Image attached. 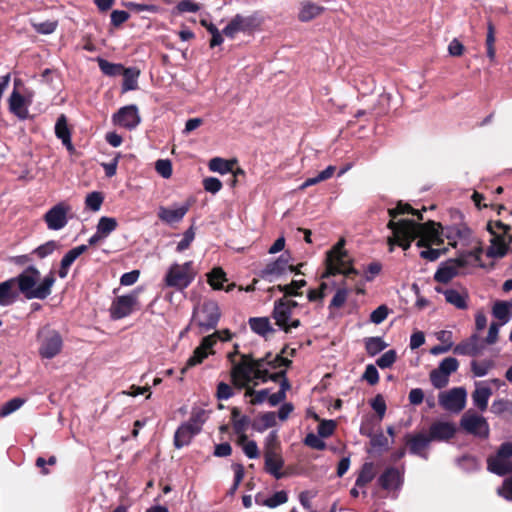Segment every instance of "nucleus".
I'll return each instance as SVG.
<instances>
[{"instance_id":"72a5a7b5","label":"nucleus","mask_w":512,"mask_h":512,"mask_svg":"<svg viewBox=\"0 0 512 512\" xmlns=\"http://www.w3.org/2000/svg\"><path fill=\"white\" fill-rule=\"evenodd\" d=\"M206 411L200 408L193 409L190 419L184 423L188 426L195 434L201 431L202 425L206 421Z\"/></svg>"},{"instance_id":"1a4fd4ad","label":"nucleus","mask_w":512,"mask_h":512,"mask_svg":"<svg viewBox=\"0 0 512 512\" xmlns=\"http://www.w3.org/2000/svg\"><path fill=\"white\" fill-rule=\"evenodd\" d=\"M467 392L463 387H455L439 394L440 406L452 413L461 412L466 405Z\"/></svg>"},{"instance_id":"0e129e2a","label":"nucleus","mask_w":512,"mask_h":512,"mask_svg":"<svg viewBox=\"0 0 512 512\" xmlns=\"http://www.w3.org/2000/svg\"><path fill=\"white\" fill-rule=\"evenodd\" d=\"M458 464L461 468L467 471L476 470L479 467V462L474 456L465 455L458 459Z\"/></svg>"},{"instance_id":"79ce46f5","label":"nucleus","mask_w":512,"mask_h":512,"mask_svg":"<svg viewBox=\"0 0 512 512\" xmlns=\"http://www.w3.org/2000/svg\"><path fill=\"white\" fill-rule=\"evenodd\" d=\"M98 65L103 74L107 76H116L124 73L126 70L123 65L111 63L105 59L99 58Z\"/></svg>"},{"instance_id":"473e14b6","label":"nucleus","mask_w":512,"mask_h":512,"mask_svg":"<svg viewBox=\"0 0 512 512\" xmlns=\"http://www.w3.org/2000/svg\"><path fill=\"white\" fill-rule=\"evenodd\" d=\"M323 12V7L312 2H303L298 14L300 21L307 22Z\"/></svg>"},{"instance_id":"20e7f679","label":"nucleus","mask_w":512,"mask_h":512,"mask_svg":"<svg viewBox=\"0 0 512 512\" xmlns=\"http://www.w3.org/2000/svg\"><path fill=\"white\" fill-rule=\"evenodd\" d=\"M345 241L341 239L328 253L326 257V271L322 278H327L336 274L349 276L358 274L352 266V259L344 249Z\"/></svg>"},{"instance_id":"6e6552de","label":"nucleus","mask_w":512,"mask_h":512,"mask_svg":"<svg viewBox=\"0 0 512 512\" xmlns=\"http://www.w3.org/2000/svg\"><path fill=\"white\" fill-rule=\"evenodd\" d=\"M262 20L257 13L244 16L236 14L223 29V34L228 38H234L237 33L252 32L260 27Z\"/></svg>"},{"instance_id":"2f4dec72","label":"nucleus","mask_w":512,"mask_h":512,"mask_svg":"<svg viewBox=\"0 0 512 512\" xmlns=\"http://www.w3.org/2000/svg\"><path fill=\"white\" fill-rule=\"evenodd\" d=\"M477 335H472L468 341L461 342L454 347V354L476 356L480 353Z\"/></svg>"},{"instance_id":"864d4df0","label":"nucleus","mask_w":512,"mask_h":512,"mask_svg":"<svg viewBox=\"0 0 512 512\" xmlns=\"http://www.w3.org/2000/svg\"><path fill=\"white\" fill-rule=\"evenodd\" d=\"M458 367H459V362H458V360L456 358H454V357H447V358H444L439 363L438 369H440V371L443 374H446L447 376H450L452 373L457 371Z\"/></svg>"},{"instance_id":"5701e85b","label":"nucleus","mask_w":512,"mask_h":512,"mask_svg":"<svg viewBox=\"0 0 512 512\" xmlns=\"http://www.w3.org/2000/svg\"><path fill=\"white\" fill-rule=\"evenodd\" d=\"M431 442L432 440L429 434L418 433L416 435L410 436L407 444L409 446L410 453L427 459L428 454L425 452V450L429 447Z\"/></svg>"},{"instance_id":"bb28decb","label":"nucleus","mask_w":512,"mask_h":512,"mask_svg":"<svg viewBox=\"0 0 512 512\" xmlns=\"http://www.w3.org/2000/svg\"><path fill=\"white\" fill-rule=\"evenodd\" d=\"M55 135L61 140L62 144L69 152H74V146L71 141V132L68 128L67 119L65 115H60L55 124Z\"/></svg>"},{"instance_id":"f03ea898","label":"nucleus","mask_w":512,"mask_h":512,"mask_svg":"<svg viewBox=\"0 0 512 512\" xmlns=\"http://www.w3.org/2000/svg\"><path fill=\"white\" fill-rule=\"evenodd\" d=\"M291 361L276 355L272 357L271 353H268L265 357L254 359L252 355L242 354L241 360L231 368L230 376L233 385L241 389L249 388V385H257L259 382L273 381L276 382L279 376L285 374V369H281L278 372H272L279 368L288 367Z\"/></svg>"},{"instance_id":"4468645a","label":"nucleus","mask_w":512,"mask_h":512,"mask_svg":"<svg viewBox=\"0 0 512 512\" xmlns=\"http://www.w3.org/2000/svg\"><path fill=\"white\" fill-rule=\"evenodd\" d=\"M468 265L465 255H458L455 259H451L445 264H442L434 274V280L439 283H448L458 275V270L461 267Z\"/></svg>"},{"instance_id":"bf43d9fd","label":"nucleus","mask_w":512,"mask_h":512,"mask_svg":"<svg viewBox=\"0 0 512 512\" xmlns=\"http://www.w3.org/2000/svg\"><path fill=\"white\" fill-rule=\"evenodd\" d=\"M57 247L56 241L50 240L40 246H38L33 253L36 254L40 259L47 257L52 254Z\"/></svg>"},{"instance_id":"7c9ffc66","label":"nucleus","mask_w":512,"mask_h":512,"mask_svg":"<svg viewBox=\"0 0 512 512\" xmlns=\"http://www.w3.org/2000/svg\"><path fill=\"white\" fill-rule=\"evenodd\" d=\"M15 280L12 278L0 283V305L9 306L14 303L18 297L15 290Z\"/></svg>"},{"instance_id":"8fccbe9b","label":"nucleus","mask_w":512,"mask_h":512,"mask_svg":"<svg viewBox=\"0 0 512 512\" xmlns=\"http://www.w3.org/2000/svg\"><path fill=\"white\" fill-rule=\"evenodd\" d=\"M24 403L25 400L18 397L7 401L0 408V417H6L10 415L11 413L18 410Z\"/></svg>"},{"instance_id":"603ef678","label":"nucleus","mask_w":512,"mask_h":512,"mask_svg":"<svg viewBox=\"0 0 512 512\" xmlns=\"http://www.w3.org/2000/svg\"><path fill=\"white\" fill-rule=\"evenodd\" d=\"M491 412L501 415L505 412L512 413V401L508 399H496L492 402Z\"/></svg>"},{"instance_id":"aec40b11","label":"nucleus","mask_w":512,"mask_h":512,"mask_svg":"<svg viewBox=\"0 0 512 512\" xmlns=\"http://www.w3.org/2000/svg\"><path fill=\"white\" fill-rule=\"evenodd\" d=\"M379 485L387 491H397L403 484V473L395 467L387 468L378 478Z\"/></svg>"},{"instance_id":"338daca9","label":"nucleus","mask_w":512,"mask_h":512,"mask_svg":"<svg viewBox=\"0 0 512 512\" xmlns=\"http://www.w3.org/2000/svg\"><path fill=\"white\" fill-rule=\"evenodd\" d=\"M234 395L233 388L225 383L219 382L217 385L216 396L219 400H228Z\"/></svg>"},{"instance_id":"a19ab883","label":"nucleus","mask_w":512,"mask_h":512,"mask_svg":"<svg viewBox=\"0 0 512 512\" xmlns=\"http://www.w3.org/2000/svg\"><path fill=\"white\" fill-rule=\"evenodd\" d=\"M335 172V166L329 165L326 169L321 171L318 175L315 177H311L306 179L300 186V189H305L307 187H310L312 185H316L322 181H325L333 176Z\"/></svg>"},{"instance_id":"412c9836","label":"nucleus","mask_w":512,"mask_h":512,"mask_svg":"<svg viewBox=\"0 0 512 512\" xmlns=\"http://www.w3.org/2000/svg\"><path fill=\"white\" fill-rule=\"evenodd\" d=\"M457 431L456 425L448 421H436L429 428V436L432 441H448Z\"/></svg>"},{"instance_id":"5fc2aeb1","label":"nucleus","mask_w":512,"mask_h":512,"mask_svg":"<svg viewBox=\"0 0 512 512\" xmlns=\"http://www.w3.org/2000/svg\"><path fill=\"white\" fill-rule=\"evenodd\" d=\"M277 416L275 412H266L263 415L260 416V424L256 428L257 431L263 432L267 430L268 428L274 427L277 424Z\"/></svg>"},{"instance_id":"9d476101","label":"nucleus","mask_w":512,"mask_h":512,"mask_svg":"<svg viewBox=\"0 0 512 512\" xmlns=\"http://www.w3.org/2000/svg\"><path fill=\"white\" fill-rule=\"evenodd\" d=\"M71 212V206L62 201L51 207L44 215V221L49 230L58 231L63 229L68 223V214Z\"/></svg>"},{"instance_id":"39448f33","label":"nucleus","mask_w":512,"mask_h":512,"mask_svg":"<svg viewBox=\"0 0 512 512\" xmlns=\"http://www.w3.org/2000/svg\"><path fill=\"white\" fill-rule=\"evenodd\" d=\"M221 317L217 302L207 300L194 308L192 322L200 329V333L214 329Z\"/></svg>"},{"instance_id":"423d86ee","label":"nucleus","mask_w":512,"mask_h":512,"mask_svg":"<svg viewBox=\"0 0 512 512\" xmlns=\"http://www.w3.org/2000/svg\"><path fill=\"white\" fill-rule=\"evenodd\" d=\"M39 355L45 359H52L57 356L63 347L61 335L55 329L48 326L43 327L38 332Z\"/></svg>"},{"instance_id":"49530a36","label":"nucleus","mask_w":512,"mask_h":512,"mask_svg":"<svg viewBox=\"0 0 512 512\" xmlns=\"http://www.w3.org/2000/svg\"><path fill=\"white\" fill-rule=\"evenodd\" d=\"M200 10V5L193 0H181L172 10V14L195 13Z\"/></svg>"},{"instance_id":"a18cd8bd","label":"nucleus","mask_w":512,"mask_h":512,"mask_svg":"<svg viewBox=\"0 0 512 512\" xmlns=\"http://www.w3.org/2000/svg\"><path fill=\"white\" fill-rule=\"evenodd\" d=\"M208 167L213 172L226 174L232 170V163L223 158L214 157L209 161Z\"/></svg>"},{"instance_id":"f3484780","label":"nucleus","mask_w":512,"mask_h":512,"mask_svg":"<svg viewBox=\"0 0 512 512\" xmlns=\"http://www.w3.org/2000/svg\"><path fill=\"white\" fill-rule=\"evenodd\" d=\"M437 293L443 294L447 303L453 305L457 309L465 310L468 308L469 293L465 288L461 289H443L435 287Z\"/></svg>"},{"instance_id":"69168bd1","label":"nucleus","mask_w":512,"mask_h":512,"mask_svg":"<svg viewBox=\"0 0 512 512\" xmlns=\"http://www.w3.org/2000/svg\"><path fill=\"white\" fill-rule=\"evenodd\" d=\"M362 378L370 385L377 384L379 381V373L377 368L373 364L367 365Z\"/></svg>"},{"instance_id":"7ed1b4c3","label":"nucleus","mask_w":512,"mask_h":512,"mask_svg":"<svg viewBox=\"0 0 512 512\" xmlns=\"http://www.w3.org/2000/svg\"><path fill=\"white\" fill-rule=\"evenodd\" d=\"M15 285L27 299H46L50 294L56 281L54 273L51 271L46 275L39 285H36L40 279V272L35 266H29L23 270L17 277H13Z\"/></svg>"},{"instance_id":"13d9d810","label":"nucleus","mask_w":512,"mask_h":512,"mask_svg":"<svg viewBox=\"0 0 512 512\" xmlns=\"http://www.w3.org/2000/svg\"><path fill=\"white\" fill-rule=\"evenodd\" d=\"M155 169L159 175L168 179L172 175V163L168 159H159L155 163Z\"/></svg>"},{"instance_id":"4be33fe9","label":"nucleus","mask_w":512,"mask_h":512,"mask_svg":"<svg viewBox=\"0 0 512 512\" xmlns=\"http://www.w3.org/2000/svg\"><path fill=\"white\" fill-rule=\"evenodd\" d=\"M264 460L266 472L275 477L276 479H281L284 475L281 472V469L284 466V460L281 455V450L264 451Z\"/></svg>"},{"instance_id":"a211bd4d","label":"nucleus","mask_w":512,"mask_h":512,"mask_svg":"<svg viewBox=\"0 0 512 512\" xmlns=\"http://www.w3.org/2000/svg\"><path fill=\"white\" fill-rule=\"evenodd\" d=\"M190 208L189 203L181 205L175 204L171 207L160 206L158 209L159 219L166 224H174L180 222L187 214Z\"/></svg>"},{"instance_id":"052dcab7","label":"nucleus","mask_w":512,"mask_h":512,"mask_svg":"<svg viewBox=\"0 0 512 512\" xmlns=\"http://www.w3.org/2000/svg\"><path fill=\"white\" fill-rule=\"evenodd\" d=\"M321 438L314 433H308L304 439V444L316 450H324L326 444Z\"/></svg>"},{"instance_id":"774afa93","label":"nucleus","mask_w":512,"mask_h":512,"mask_svg":"<svg viewBox=\"0 0 512 512\" xmlns=\"http://www.w3.org/2000/svg\"><path fill=\"white\" fill-rule=\"evenodd\" d=\"M335 429V423L333 420H324L318 425V435L322 438L331 436Z\"/></svg>"},{"instance_id":"e2e57ef3","label":"nucleus","mask_w":512,"mask_h":512,"mask_svg":"<svg viewBox=\"0 0 512 512\" xmlns=\"http://www.w3.org/2000/svg\"><path fill=\"white\" fill-rule=\"evenodd\" d=\"M348 297V290L346 288H339L334 294L329 307L330 308H341Z\"/></svg>"},{"instance_id":"c85d7f7f","label":"nucleus","mask_w":512,"mask_h":512,"mask_svg":"<svg viewBox=\"0 0 512 512\" xmlns=\"http://www.w3.org/2000/svg\"><path fill=\"white\" fill-rule=\"evenodd\" d=\"M492 395V389L483 383H476V388L472 393V401L480 411H485L488 407L489 399Z\"/></svg>"},{"instance_id":"f8f14e48","label":"nucleus","mask_w":512,"mask_h":512,"mask_svg":"<svg viewBox=\"0 0 512 512\" xmlns=\"http://www.w3.org/2000/svg\"><path fill=\"white\" fill-rule=\"evenodd\" d=\"M272 315L279 328L286 333H290L293 328H298L301 324L300 320L291 319L292 311L284 299L275 301Z\"/></svg>"},{"instance_id":"f704fd0d","label":"nucleus","mask_w":512,"mask_h":512,"mask_svg":"<svg viewBox=\"0 0 512 512\" xmlns=\"http://www.w3.org/2000/svg\"><path fill=\"white\" fill-rule=\"evenodd\" d=\"M233 428L237 434H240V440L245 441L247 436L245 430L249 424V418L241 415L237 409L232 411Z\"/></svg>"},{"instance_id":"2eb2a0df","label":"nucleus","mask_w":512,"mask_h":512,"mask_svg":"<svg viewBox=\"0 0 512 512\" xmlns=\"http://www.w3.org/2000/svg\"><path fill=\"white\" fill-rule=\"evenodd\" d=\"M113 123L128 130L135 129L141 121L136 105H127L120 108L112 117Z\"/></svg>"},{"instance_id":"09e8293b","label":"nucleus","mask_w":512,"mask_h":512,"mask_svg":"<svg viewBox=\"0 0 512 512\" xmlns=\"http://www.w3.org/2000/svg\"><path fill=\"white\" fill-rule=\"evenodd\" d=\"M103 203V196L100 192L94 191L87 194L85 198V206L93 212L100 210Z\"/></svg>"},{"instance_id":"4d7b16f0","label":"nucleus","mask_w":512,"mask_h":512,"mask_svg":"<svg viewBox=\"0 0 512 512\" xmlns=\"http://www.w3.org/2000/svg\"><path fill=\"white\" fill-rule=\"evenodd\" d=\"M492 368V362L491 361H484V362H477L472 361L471 362V370L476 377H484L488 374L489 370Z\"/></svg>"},{"instance_id":"dca6fc26","label":"nucleus","mask_w":512,"mask_h":512,"mask_svg":"<svg viewBox=\"0 0 512 512\" xmlns=\"http://www.w3.org/2000/svg\"><path fill=\"white\" fill-rule=\"evenodd\" d=\"M219 333H213L205 336L200 345L194 350L192 356L187 360L186 367H192L200 364L208 357L209 354L213 353V346L216 344V336Z\"/></svg>"},{"instance_id":"a878e982","label":"nucleus","mask_w":512,"mask_h":512,"mask_svg":"<svg viewBox=\"0 0 512 512\" xmlns=\"http://www.w3.org/2000/svg\"><path fill=\"white\" fill-rule=\"evenodd\" d=\"M87 246L86 245H79L77 247L72 248L69 250L61 259L60 262V268L58 271V275L60 278L64 279L68 275L69 268L71 265L75 262V260L82 255L84 252H86Z\"/></svg>"},{"instance_id":"6ab92c4d","label":"nucleus","mask_w":512,"mask_h":512,"mask_svg":"<svg viewBox=\"0 0 512 512\" xmlns=\"http://www.w3.org/2000/svg\"><path fill=\"white\" fill-rule=\"evenodd\" d=\"M287 267L288 258L281 255L278 259L268 263L262 270H260L258 276L268 282H273L285 273Z\"/></svg>"},{"instance_id":"58836bf2","label":"nucleus","mask_w":512,"mask_h":512,"mask_svg":"<svg viewBox=\"0 0 512 512\" xmlns=\"http://www.w3.org/2000/svg\"><path fill=\"white\" fill-rule=\"evenodd\" d=\"M255 501L260 505L275 508L286 503L288 501V495L285 491H278L274 493L272 497L264 499L263 501H260V495H256Z\"/></svg>"},{"instance_id":"0eeeda50","label":"nucleus","mask_w":512,"mask_h":512,"mask_svg":"<svg viewBox=\"0 0 512 512\" xmlns=\"http://www.w3.org/2000/svg\"><path fill=\"white\" fill-rule=\"evenodd\" d=\"M194 279V272L192 271V262L188 261L184 264H173L169 267L164 281L166 286L183 290L187 288Z\"/></svg>"},{"instance_id":"c03bdc74","label":"nucleus","mask_w":512,"mask_h":512,"mask_svg":"<svg viewBox=\"0 0 512 512\" xmlns=\"http://www.w3.org/2000/svg\"><path fill=\"white\" fill-rule=\"evenodd\" d=\"M117 227V221L115 218L103 216L99 219L96 229L99 235H103L105 238L112 233Z\"/></svg>"},{"instance_id":"680f3d73","label":"nucleus","mask_w":512,"mask_h":512,"mask_svg":"<svg viewBox=\"0 0 512 512\" xmlns=\"http://www.w3.org/2000/svg\"><path fill=\"white\" fill-rule=\"evenodd\" d=\"M195 238V231L193 227L188 228L184 234L181 241L178 242L176 250L177 252H183L186 250L190 244L193 242Z\"/></svg>"},{"instance_id":"3c124183","label":"nucleus","mask_w":512,"mask_h":512,"mask_svg":"<svg viewBox=\"0 0 512 512\" xmlns=\"http://www.w3.org/2000/svg\"><path fill=\"white\" fill-rule=\"evenodd\" d=\"M430 381L436 389H441L448 385L449 376L443 374L440 369L436 368L430 372Z\"/></svg>"},{"instance_id":"ea45409f","label":"nucleus","mask_w":512,"mask_h":512,"mask_svg":"<svg viewBox=\"0 0 512 512\" xmlns=\"http://www.w3.org/2000/svg\"><path fill=\"white\" fill-rule=\"evenodd\" d=\"M364 343L366 352L370 356L377 355L388 346L381 337H367L365 338Z\"/></svg>"},{"instance_id":"c756f323","label":"nucleus","mask_w":512,"mask_h":512,"mask_svg":"<svg viewBox=\"0 0 512 512\" xmlns=\"http://www.w3.org/2000/svg\"><path fill=\"white\" fill-rule=\"evenodd\" d=\"M509 250V245L505 241L503 235H495L490 240V246L486 251V256L489 258H503Z\"/></svg>"},{"instance_id":"e433bc0d","label":"nucleus","mask_w":512,"mask_h":512,"mask_svg":"<svg viewBox=\"0 0 512 512\" xmlns=\"http://www.w3.org/2000/svg\"><path fill=\"white\" fill-rule=\"evenodd\" d=\"M250 328L255 333L266 336L269 333L273 332V328L271 327L270 321L268 318H251L249 320Z\"/></svg>"},{"instance_id":"c9c22d12","label":"nucleus","mask_w":512,"mask_h":512,"mask_svg":"<svg viewBox=\"0 0 512 512\" xmlns=\"http://www.w3.org/2000/svg\"><path fill=\"white\" fill-rule=\"evenodd\" d=\"M196 434L185 424H182L175 432L174 435V445L176 448H182L185 445H188L191 439Z\"/></svg>"},{"instance_id":"f257e3e1","label":"nucleus","mask_w":512,"mask_h":512,"mask_svg":"<svg viewBox=\"0 0 512 512\" xmlns=\"http://www.w3.org/2000/svg\"><path fill=\"white\" fill-rule=\"evenodd\" d=\"M388 213L392 218L387 224V227L392 231V236L388 238L390 251H393L394 245H398L402 247L403 250H407L410 248L411 242L415 239H418V247L438 244L441 236H444L448 240V244L454 248L458 246L464 248L471 244L472 231L466 225L441 227L433 221L419 224L409 219H401L395 222L393 220L394 218L406 213L417 215L418 219H422V215L418 210L413 209L409 204H403L401 202L398 203L395 208H390Z\"/></svg>"},{"instance_id":"37998d69","label":"nucleus","mask_w":512,"mask_h":512,"mask_svg":"<svg viewBox=\"0 0 512 512\" xmlns=\"http://www.w3.org/2000/svg\"><path fill=\"white\" fill-rule=\"evenodd\" d=\"M226 274L222 268L216 267L208 274V283L215 290L223 288V283L226 281Z\"/></svg>"},{"instance_id":"393cba45","label":"nucleus","mask_w":512,"mask_h":512,"mask_svg":"<svg viewBox=\"0 0 512 512\" xmlns=\"http://www.w3.org/2000/svg\"><path fill=\"white\" fill-rule=\"evenodd\" d=\"M9 110L12 114L20 120L28 118L29 111L25 103V98L16 90H14L9 97Z\"/></svg>"},{"instance_id":"cd10ccee","label":"nucleus","mask_w":512,"mask_h":512,"mask_svg":"<svg viewBox=\"0 0 512 512\" xmlns=\"http://www.w3.org/2000/svg\"><path fill=\"white\" fill-rule=\"evenodd\" d=\"M492 315L505 325L512 319V301L497 300L492 306Z\"/></svg>"},{"instance_id":"9b49d317","label":"nucleus","mask_w":512,"mask_h":512,"mask_svg":"<svg viewBox=\"0 0 512 512\" xmlns=\"http://www.w3.org/2000/svg\"><path fill=\"white\" fill-rule=\"evenodd\" d=\"M460 425L467 433L480 438L489 436V424L483 416L467 411L461 418Z\"/></svg>"},{"instance_id":"b1692460","label":"nucleus","mask_w":512,"mask_h":512,"mask_svg":"<svg viewBox=\"0 0 512 512\" xmlns=\"http://www.w3.org/2000/svg\"><path fill=\"white\" fill-rule=\"evenodd\" d=\"M488 470L496 475L504 476L512 473V461L496 454L487 460Z\"/></svg>"},{"instance_id":"de8ad7c7","label":"nucleus","mask_w":512,"mask_h":512,"mask_svg":"<svg viewBox=\"0 0 512 512\" xmlns=\"http://www.w3.org/2000/svg\"><path fill=\"white\" fill-rule=\"evenodd\" d=\"M305 280H293L290 284L287 285H278L277 289L280 292H283L285 295L289 296H298L300 293L298 292L299 289L306 286Z\"/></svg>"},{"instance_id":"ddd939ff","label":"nucleus","mask_w":512,"mask_h":512,"mask_svg":"<svg viewBox=\"0 0 512 512\" xmlns=\"http://www.w3.org/2000/svg\"><path fill=\"white\" fill-rule=\"evenodd\" d=\"M138 293L136 291L123 296H118L110 307V315L113 319H122L129 316L137 304Z\"/></svg>"},{"instance_id":"4c0bfd02","label":"nucleus","mask_w":512,"mask_h":512,"mask_svg":"<svg viewBox=\"0 0 512 512\" xmlns=\"http://www.w3.org/2000/svg\"><path fill=\"white\" fill-rule=\"evenodd\" d=\"M374 477H375V473H374L373 463L366 462L362 466V468L356 478L355 486L356 487H364L366 484L371 482L374 479Z\"/></svg>"},{"instance_id":"6e6d98bb","label":"nucleus","mask_w":512,"mask_h":512,"mask_svg":"<svg viewBox=\"0 0 512 512\" xmlns=\"http://www.w3.org/2000/svg\"><path fill=\"white\" fill-rule=\"evenodd\" d=\"M397 359V353L395 350L391 349L382 354L377 360L376 364L381 369L390 368Z\"/></svg>"}]
</instances>
